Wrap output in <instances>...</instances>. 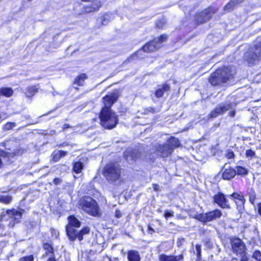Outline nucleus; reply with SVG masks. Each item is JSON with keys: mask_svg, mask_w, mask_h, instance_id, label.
Here are the masks:
<instances>
[{"mask_svg": "<svg viewBox=\"0 0 261 261\" xmlns=\"http://www.w3.org/2000/svg\"><path fill=\"white\" fill-rule=\"evenodd\" d=\"M118 97V92L116 90L102 98L104 106L101 109L99 117L100 124L105 128L112 129L118 123L117 115L111 109Z\"/></svg>", "mask_w": 261, "mask_h": 261, "instance_id": "obj_1", "label": "nucleus"}, {"mask_svg": "<svg viewBox=\"0 0 261 261\" xmlns=\"http://www.w3.org/2000/svg\"><path fill=\"white\" fill-rule=\"evenodd\" d=\"M236 74L235 69L231 67H223L213 73L208 78L209 83L213 86H220L224 84H232L231 81Z\"/></svg>", "mask_w": 261, "mask_h": 261, "instance_id": "obj_2", "label": "nucleus"}, {"mask_svg": "<svg viewBox=\"0 0 261 261\" xmlns=\"http://www.w3.org/2000/svg\"><path fill=\"white\" fill-rule=\"evenodd\" d=\"M68 220V224L66 226V231L70 241H73L76 239L82 241L83 236L89 233L90 228L88 227H85L80 231H77L74 228H79L81 225V221L74 215L69 216Z\"/></svg>", "mask_w": 261, "mask_h": 261, "instance_id": "obj_3", "label": "nucleus"}, {"mask_svg": "<svg viewBox=\"0 0 261 261\" xmlns=\"http://www.w3.org/2000/svg\"><path fill=\"white\" fill-rule=\"evenodd\" d=\"M179 145L180 142L179 140L172 137L165 143L153 145L151 153H155L161 157L166 158L170 155L173 150Z\"/></svg>", "mask_w": 261, "mask_h": 261, "instance_id": "obj_4", "label": "nucleus"}, {"mask_svg": "<svg viewBox=\"0 0 261 261\" xmlns=\"http://www.w3.org/2000/svg\"><path fill=\"white\" fill-rule=\"evenodd\" d=\"M167 39V36L162 35L159 38H155L153 40L146 43L142 47V49L136 51L134 54L128 58L129 62L132 61L135 57L141 58L140 54L142 51L144 52H152L159 49L162 46V43Z\"/></svg>", "mask_w": 261, "mask_h": 261, "instance_id": "obj_5", "label": "nucleus"}, {"mask_svg": "<svg viewBox=\"0 0 261 261\" xmlns=\"http://www.w3.org/2000/svg\"><path fill=\"white\" fill-rule=\"evenodd\" d=\"M82 209L89 215L97 217L100 215L99 206L96 201L90 197H84L80 200Z\"/></svg>", "mask_w": 261, "mask_h": 261, "instance_id": "obj_6", "label": "nucleus"}, {"mask_svg": "<svg viewBox=\"0 0 261 261\" xmlns=\"http://www.w3.org/2000/svg\"><path fill=\"white\" fill-rule=\"evenodd\" d=\"M24 212V211L22 209L16 210L12 208L11 210H8L6 212V213L4 214V212L2 213L1 215V221H9V223L7 224L8 226L10 227H13L16 223L19 222Z\"/></svg>", "mask_w": 261, "mask_h": 261, "instance_id": "obj_7", "label": "nucleus"}, {"mask_svg": "<svg viewBox=\"0 0 261 261\" xmlns=\"http://www.w3.org/2000/svg\"><path fill=\"white\" fill-rule=\"evenodd\" d=\"M121 172L120 166L116 163L108 164L103 169V175L110 183H113L119 180Z\"/></svg>", "mask_w": 261, "mask_h": 261, "instance_id": "obj_8", "label": "nucleus"}, {"mask_svg": "<svg viewBox=\"0 0 261 261\" xmlns=\"http://www.w3.org/2000/svg\"><path fill=\"white\" fill-rule=\"evenodd\" d=\"M236 106V104L229 101H226L218 104L216 107L208 115L209 118H216L219 115H223L226 112Z\"/></svg>", "mask_w": 261, "mask_h": 261, "instance_id": "obj_9", "label": "nucleus"}, {"mask_svg": "<svg viewBox=\"0 0 261 261\" xmlns=\"http://www.w3.org/2000/svg\"><path fill=\"white\" fill-rule=\"evenodd\" d=\"M222 216L221 212L219 210L208 212L205 213L199 214L193 216L195 219L201 222L203 224L220 218Z\"/></svg>", "mask_w": 261, "mask_h": 261, "instance_id": "obj_10", "label": "nucleus"}, {"mask_svg": "<svg viewBox=\"0 0 261 261\" xmlns=\"http://www.w3.org/2000/svg\"><path fill=\"white\" fill-rule=\"evenodd\" d=\"M217 11V9L213 7H209L208 9L197 13L195 17V21L199 24L204 23L208 21L212 15Z\"/></svg>", "mask_w": 261, "mask_h": 261, "instance_id": "obj_11", "label": "nucleus"}, {"mask_svg": "<svg viewBox=\"0 0 261 261\" xmlns=\"http://www.w3.org/2000/svg\"><path fill=\"white\" fill-rule=\"evenodd\" d=\"M230 244L232 252L241 256L245 255L246 246L243 241L238 238H234L230 240Z\"/></svg>", "mask_w": 261, "mask_h": 261, "instance_id": "obj_12", "label": "nucleus"}, {"mask_svg": "<svg viewBox=\"0 0 261 261\" xmlns=\"http://www.w3.org/2000/svg\"><path fill=\"white\" fill-rule=\"evenodd\" d=\"M227 197L232 199L236 204L237 209L239 212L244 210L245 199L242 194L238 193H233L231 195H228Z\"/></svg>", "mask_w": 261, "mask_h": 261, "instance_id": "obj_13", "label": "nucleus"}, {"mask_svg": "<svg viewBox=\"0 0 261 261\" xmlns=\"http://www.w3.org/2000/svg\"><path fill=\"white\" fill-rule=\"evenodd\" d=\"M16 155L15 152H8L0 148V168L3 164L8 165L12 162V159Z\"/></svg>", "mask_w": 261, "mask_h": 261, "instance_id": "obj_14", "label": "nucleus"}, {"mask_svg": "<svg viewBox=\"0 0 261 261\" xmlns=\"http://www.w3.org/2000/svg\"><path fill=\"white\" fill-rule=\"evenodd\" d=\"M141 156V153L137 149L128 148L124 153V157L128 162L135 161Z\"/></svg>", "mask_w": 261, "mask_h": 261, "instance_id": "obj_15", "label": "nucleus"}, {"mask_svg": "<svg viewBox=\"0 0 261 261\" xmlns=\"http://www.w3.org/2000/svg\"><path fill=\"white\" fill-rule=\"evenodd\" d=\"M214 202L223 208H229L228 200L225 196L222 193H218L214 197Z\"/></svg>", "mask_w": 261, "mask_h": 261, "instance_id": "obj_16", "label": "nucleus"}, {"mask_svg": "<svg viewBox=\"0 0 261 261\" xmlns=\"http://www.w3.org/2000/svg\"><path fill=\"white\" fill-rule=\"evenodd\" d=\"M222 177L225 180H230L236 175V171L226 164L224 166Z\"/></svg>", "mask_w": 261, "mask_h": 261, "instance_id": "obj_17", "label": "nucleus"}, {"mask_svg": "<svg viewBox=\"0 0 261 261\" xmlns=\"http://www.w3.org/2000/svg\"><path fill=\"white\" fill-rule=\"evenodd\" d=\"M244 58L249 64L251 65L260 60L254 50H252V47L250 51L244 54Z\"/></svg>", "mask_w": 261, "mask_h": 261, "instance_id": "obj_18", "label": "nucleus"}, {"mask_svg": "<svg viewBox=\"0 0 261 261\" xmlns=\"http://www.w3.org/2000/svg\"><path fill=\"white\" fill-rule=\"evenodd\" d=\"M183 259V254H180L178 255H168L165 254H162L159 256V261H180L182 260Z\"/></svg>", "mask_w": 261, "mask_h": 261, "instance_id": "obj_19", "label": "nucleus"}, {"mask_svg": "<svg viewBox=\"0 0 261 261\" xmlns=\"http://www.w3.org/2000/svg\"><path fill=\"white\" fill-rule=\"evenodd\" d=\"M244 0H230V1L224 6L223 9L226 12L233 10L238 5L243 3Z\"/></svg>", "mask_w": 261, "mask_h": 261, "instance_id": "obj_20", "label": "nucleus"}, {"mask_svg": "<svg viewBox=\"0 0 261 261\" xmlns=\"http://www.w3.org/2000/svg\"><path fill=\"white\" fill-rule=\"evenodd\" d=\"M43 248L46 250V252L42 256V258H45L47 256H54V250L52 245L48 243H43Z\"/></svg>", "mask_w": 261, "mask_h": 261, "instance_id": "obj_21", "label": "nucleus"}, {"mask_svg": "<svg viewBox=\"0 0 261 261\" xmlns=\"http://www.w3.org/2000/svg\"><path fill=\"white\" fill-rule=\"evenodd\" d=\"M246 196L248 197L249 202L254 205L257 196L255 190L253 188H248Z\"/></svg>", "mask_w": 261, "mask_h": 261, "instance_id": "obj_22", "label": "nucleus"}, {"mask_svg": "<svg viewBox=\"0 0 261 261\" xmlns=\"http://www.w3.org/2000/svg\"><path fill=\"white\" fill-rule=\"evenodd\" d=\"M170 89V86L167 84H164L159 86V88L155 92V95L158 98L161 97L165 91H168Z\"/></svg>", "mask_w": 261, "mask_h": 261, "instance_id": "obj_23", "label": "nucleus"}, {"mask_svg": "<svg viewBox=\"0 0 261 261\" xmlns=\"http://www.w3.org/2000/svg\"><path fill=\"white\" fill-rule=\"evenodd\" d=\"M127 258L129 261H140V256L138 251L131 250L127 253Z\"/></svg>", "mask_w": 261, "mask_h": 261, "instance_id": "obj_24", "label": "nucleus"}, {"mask_svg": "<svg viewBox=\"0 0 261 261\" xmlns=\"http://www.w3.org/2000/svg\"><path fill=\"white\" fill-rule=\"evenodd\" d=\"M67 153V152L65 151H55L51 154L52 160L55 162H58L61 158L64 157Z\"/></svg>", "mask_w": 261, "mask_h": 261, "instance_id": "obj_25", "label": "nucleus"}, {"mask_svg": "<svg viewBox=\"0 0 261 261\" xmlns=\"http://www.w3.org/2000/svg\"><path fill=\"white\" fill-rule=\"evenodd\" d=\"M38 88L37 87V86L28 87L26 89L25 95L28 97H32L38 92Z\"/></svg>", "mask_w": 261, "mask_h": 261, "instance_id": "obj_26", "label": "nucleus"}, {"mask_svg": "<svg viewBox=\"0 0 261 261\" xmlns=\"http://www.w3.org/2000/svg\"><path fill=\"white\" fill-rule=\"evenodd\" d=\"M87 79L86 74L82 73L77 76L74 81V85H77L78 86H83L85 80Z\"/></svg>", "mask_w": 261, "mask_h": 261, "instance_id": "obj_27", "label": "nucleus"}, {"mask_svg": "<svg viewBox=\"0 0 261 261\" xmlns=\"http://www.w3.org/2000/svg\"><path fill=\"white\" fill-rule=\"evenodd\" d=\"M13 94V91L11 88H0V96H5L9 97Z\"/></svg>", "mask_w": 261, "mask_h": 261, "instance_id": "obj_28", "label": "nucleus"}, {"mask_svg": "<svg viewBox=\"0 0 261 261\" xmlns=\"http://www.w3.org/2000/svg\"><path fill=\"white\" fill-rule=\"evenodd\" d=\"M112 18V14L105 13L101 16L100 20L102 25H107Z\"/></svg>", "mask_w": 261, "mask_h": 261, "instance_id": "obj_29", "label": "nucleus"}, {"mask_svg": "<svg viewBox=\"0 0 261 261\" xmlns=\"http://www.w3.org/2000/svg\"><path fill=\"white\" fill-rule=\"evenodd\" d=\"M252 50H254L259 59H261V42L256 40Z\"/></svg>", "mask_w": 261, "mask_h": 261, "instance_id": "obj_30", "label": "nucleus"}, {"mask_svg": "<svg viewBox=\"0 0 261 261\" xmlns=\"http://www.w3.org/2000/svg\"><path fill=\"white\" fill-rule=\"evenodd\" d=\"M83 164L80 161H77L74 163L73 170L76 173H80L83 169Z\"/></svg>", "mask_w": 261, "mask_h": 261, "instance_id": "obj_31", "label": "nucleus"}, {"mask_svg": "<svg viewBox=\"0 0 261 261\" xmlns=\"http://www.w3.org/2000/svg\"><path fill=\"white\" fill-rule=\"evenodd\" d=\"M12 201V197L8 195H2L0 196V202L5 204H9Z\"/></svg>", "mask_w": 261, "mask_h": 261, "instance_id": "obj_32", "label": "nucleus"}, {"mask_svg": "<svg viewBox=\"0 0 261 261\" xmlns=\"http://www.w3.org/2000/svg\"><path fill=\"white\" fill-rule=\"evenodd\" d=\"M236 169V174L237 173L238 175H245L248 173L247 169L243 167L237 166Z\"/></svg>", "mask_w": 261, "mask_h": 261, "instance_id": "obj_33", "label": "nucleus"}, {"mask_svg": "<svg viewBox=\"0 0 261 261\" xmlns=\"http://www.w3.org/2000/svg\"><path fill=\"white\" fill-rule=\"evenodd\" d=\"M252 258L256 261H261V252L259 250H255L252 255Z\"/></svg>", "mask_w": 261, "mask_h": 261, "instance_id": "obj_34", "label": "nucleus"}, {"mask_svg": "<svg viewBox=\"0 0 261 261\" xmlns=\"http://www.w3.org/2000/svg\"><path fill=\"white\" fill-rule=\"evenodd\" d=\"M16 126L15 122H7L3 126V129L4 130H10Z\"/></svg>", "mask_w": 261, "mask_h": 261, "instance_id": "obj_35", "label": "nucleus"}, {"mask_svg": "<svg viewBox=\"0 0 261 261\" xmlns=\"http://www.w3.org/2000/svg\"><path fill=\"white\" fill-rule=\"evenodd\" d=\"M245 155L246 158L251 159L255 156V152L251 149H248L246 150Z\"/></svg>", "mask_w": 261, "mask_h": 261, "instance_id": "obj_36", "label": "nucleus"}, {"mask_svg": "<svg viewBox=\"0 0 261 261\" xmlns=\"http://www.w3.org/2000/svg\"><path fill=\"white\" fill-rule=\"evenodd\" d=\"M195 249H196V254L197 255V256L198 259L200 258L201 257V245L199 244H196L195 246Z\"/></svg>", "mask_w": 261, "mask_h": 261, "instance_id": "obj_37", "label": "nucleus"}, {"mask_svg": "<svg viewBox=\"0 0 261 261\" xmlns=\"http://www.w3.org/2000/svg\"><path fill=\"white\" fill-rule=\"evenodd\" d=\"M19 261H34V256L33 255L24 256L19 258Z\"/></svg>", "mask_w": 261, "mask_h": 261, "instance_id": "obj_38", "label": "nucleus"}, {"mask_svg": "<svg viewBox=\"0 0 261 261\" xmlns=\"http://www.w3.org/2000/svg\"><path fill=\"white\" fill-rule=\"evenodd\" d=\"M225 156L228 159H233L234 156V154L232 151L228 149L226 151Z\"/></svg>", "mask_w": 261, "mask_h": 261, "instance_id": "obj_39", "label": "nucleus"}, {"mask_svg": "<svg viewBox=\"0 0 261 261\" xmlns=\"http://www.w3.org/2000/svg\"><path fill=\"white\" fill-rule=\"evenodd\" d=\"M165 22L163 20H158L156 22V26L159 29L162 28Z\"/></svg>", "mask_w": 261, "mask_h": 261, "instance_id": "obj_40", "label": "nucleus"}, {"mask_svg": "<svg viewBox=\"0 0 261 261\" xmlns=\"http://www.w3.org/2000/svg\"><path fill=\"white\" fill-rule=\"evenodd\" d=\"M154 112V109L151 107H149L144 110V114H147L148 113H153Z\"/></svg>", "mask_w": 261, "mask_h": 261, "instance_id": "obj_41", "label": "nucleus"}, {"mask_svg": "<svg viewBox=\"0 0 261 261\" xmlns=\"http://www.w3.org/2000/svg\"><path fill=\"white\" fill-rule=\"evenodd\" d=\"M173 212H171V211H166L165 212V214H164V217L167 219L168 217H172L173 216Z\"/></svg>", "mask_w": 261, "mask_h": 261, "instance_id": "obj_42", "label": "nucleus"}, {"mask_svg": "<svg viewBox=\"0 0 261 261\" xmlns=\"http://www.w3.org/2000/svg\"><path fill=\"white\" fill-rule=\"evenodd\" d=\"M62 182V180L59 178H55L53 180V182L55 185H60Z\"/></svg>", "mask_w": 261, "mask_h": 261, "instance_id": "obj_43", "label": "nucleus"}, {"mask_svg": "<svg viewBox=\"0 0 261 261\" xmlns=\"http://www.w3.org/2000/svg\"><path fill=\"white\" fill-rule=\"evenodd\" d=\"M152 188L155 191H160L161 190L160 187L158 184H153Z\"/></svg>", "mask_w": 261, "mask_h": 261, "instance_id": "obj_44", "label": "nucleus"}, {"mask_svg": "<svg viewBox=\"0 0 261 261\" xmlns=\"http://www.w3.org/2000/svg\"><path fill=\"white\" fill-rule=\"evenodd\" d=\"M115 215L116 217L119 218L121 217L122 214L119 210H116L115 213Z\"/></svg>", "mask_w": 261, "mask_h": 261, "instance_id": "obj_45", "label": "nucleus"}, {"mask_svg": "<svg viewBox=\"0 0 261 261\" xmlns=\"http://www.w3.org/2000/svg\"><path fill=\"white\" fill-rule=\"evenodd\" d=\"M103 260L104 261H118L117 259L115 258L113 260L111 259V258H110L108 256H106V257H105L103 258Z\"/></svg>", "mask_w": 261, "mask_h": 261, "instance_id": "obj_46", "label": "nucleus"}, {"mask_svg": "<svg viewBox=\"0 0 261 261\" xmlns=\"http://www.w3.org/2000/svg\"><path fill=\"white\" fill-rule=\"evenodd\" d=\"M229 115L231 117H234L236 115V111L234 110L231 111L229 113Z\"/></svg>", "mask_w": 261, "mask_h": 261, "instance_id": "obj_47", "label": "nucleus"}, {"mask_svg": "<svg viewBox=\"0 0 261 261\" xmlns=\"http://www.w3.org/2000/svg\"><path fill=\"white\" fill-rule=\"evenodd\" d=\"M258 213L261 216V202L259 203L257 205Z\"/></svg>", "mask_w": 261, "mask_h": 261, "instance_id": "obj_48", "label": "nucleus"}, {"mask_svg": "<svg viewBox=\"0 0 261 261\" xmlns=\"http://www.w3.org/2000/svg\"><path fill=\"white\" fill-rule=\"evenodd\" d=\"M148 233H149L150 234H152V232H154L153 229L151 228L150 225H148Z\"/></svg>", "mask_w": 261, "mask_h": 261, "instance_id": "obj_49", "label": "nucleus"}, {"mask_svg": "<svg viewBox=\"0 0 261 261\" xmlns=\"http://www.w3.org/2000/svg\"><path fill=\"white\" fill-rule=\"evenodd\" d=\"M47 261H57L54 256H50Z\"/></svg>", "mask_w": 261, "mask_h": 261, "instance_id": "obj_50", "label": "nucleus"}, {"mask_svg": "<svg viewBox=\"0 0 261 261\" xmlns=\"http://www.w3.org/2000/svg\"><path fill=\"white\" fill-rule=\"evenodd\" d=\"M242 258L241 259V261H249L248 258L245 256V255L241 256Z\"/></svg>", "mask_w": 261, "mask_h": 261, "instance_id": "obj_51", "label": "nucleus"}, {"mask_svg": "<svg viewBox=\"0 0 261 261\" xmlns=\"http://www.w3.org/2000/svg\"><path fill=\"white\" fill-rule=\"evenodd\" d=\"M70 127V126L69 124H65L64 125V126H63V129H66V128H69Z\"/></svg>", "mask_w": 261, "mask_h": 261, "instance_id": "obj_52", "label": "nucleus"}, {"mask_svg": "<svg viewBox=\"0 0 261 261\" xmlns=\"http://www.w3.org/2000/svg\"><path fill=\"white\" fill-rule=\"evenodd\" d=\"M6 143L5 142L2 143L0 145V146L4 147Z\"/></svg>", "mask_w": 261, "mask_h": 261, "instance_id": "obj_53", "label": "nucleus"}, {"mask_svg": "<svg viewBox=\"0 0 261 261\" xmlns=\"http://www.w3.org/2000/svg\"><path fill=\"white\" fill-rule=\"evenodd\" d=\"M4 225L3 224H0V229L1 228H4Z\"/></svg>", "mask_w": 261, "mask_h": 261, "instance_id": "obj_54", "label": "nucleus"}, {"mask_svg": "<svg viewBox=\"0 0 261 261\" xmlns=\"http://www.w3.org/2000/svg\"><path fill=\"white\" fill-rule=\"evenodd\" d=\"M75 89H78L77 87H74Z\"/></svg>", "mask_w": 261, "mask_h": 261, "instance_id": "obj_55", "label": "nucleus"}]
</instances>
